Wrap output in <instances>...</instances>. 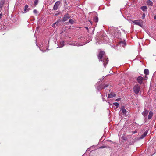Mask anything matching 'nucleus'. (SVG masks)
Here are the masks:
<instances>
[{
	"label": "nucleus",
	"instance_id": "obj_1",
	"mask_svg": "<svg viewBox=\"0 0 156 156\" xmlns=\"http://www.w3.org/2000/svg\"><path fill=\"white\" fill-rule=\"evenodd\" d=\"M105 53L104 51H101L98 55V58L99 61L103 62L104 66L105 68L106 65L108 63V58L104 55Z\"/></svg>",
	"mask_w": 156,
	"mask_h": 156
},
{
	"label": "nucleus",
	"instance_id": "obj_2",
	"mask_svg": "<svg viewBox=\"0 0 156 156\" xmlns=\"http://www.w3.org/2000/svg\"><path fill=\"white\" fill-rule=\"evenodd\" d=\"M108 38L105 34H104L100 38V42L101 43H106L108 41Z\"/></svg>",
	"mask_w": 156,
	"mask_h": 156
},
{
	"label": "nucleus",
	"instance_id": "obj_3",
	"mask_svg": "<svg viewBox=\"0 0 156 156\" xmlns=\"http://www.w3.org/2000/svg\"><path fill=\"white\" fill-rule=\"evenodd\" d=\"M109 30L112 34L113 35L114 37H116V33L117 32L116 29L114 27H112L111 28H109Z\"/></svg>",
	"mask_w": 156,
	"mask_h": 156
},
{
	"label": "nucleus",
	"instance_id": "obj_4",
	"mask_svg": "<svg viewBox=\"0 0 156 156\" xmlns=\"http://www.w3.org/2000/svg\"><path fill=\"white\" fill-rule=\"evenodd\" d=\"M140 89V86L139 85L137 84L135 85L133 88V91L136 94H138L139 93Z\"/></svg>",
	"mask_w": 156,
	"mask_h": 156
},
{
	"label": "nucleus",
	"instance_id": "obj_5",
	"mask_svg": "<svg viewBox=\"0 0 156 156\" xmlns=\"http://www.w3.org/2000/svg\"><path fill=\"white\" fill-rule=\"evenodd\" d=\"M133 23L135 24L138 25L140 27H142L143 25L142 21L140 20H135L132 21Z\"/></svg>",
	"mask_w": 156,
	"mask_h": 156
},
{
	"label": "nucleus",
	"instance_id": "obj_6",
	"mask_svg": "<svg viewBox=\"0 0 156 156\" xmlns=\"http://www.w3.org/2000/svg\"><path fill=\"white\" fill-rule=\"evenodd\" d=\"M61 4V2L60 1H57L55 4L53 9L54 10H56L58 9V8Z\"/></svg>",
	"mask_w": 156,
	"mask_h": 156
},
{
	"label": "nucleus",
	"instance_id": "obj_7",
	"mask_svg": "<svg viewBox=\"0 0 156 156\" xmlns=\"http://www.w3.org/2000/svg\"><path fill=\"white\" fill-rule=\"evenodd\" d=\"M69 44L71 45L76 46H82V45H85V44H82L77 43H76V42H75L69 43Z\"/></svg>",
	"mask_w": 156,
	"mask_h": 156
},
{
	"label": "nucleus",
	"instance_id": "obj_8",
	"mask_svg": "<svg viewBox=\"0 0 156 156\" xmlns=\"http://www.w3.org/2000/svg\"><path fill=\"white\" fill-rule=\"evenodd\" d=\"M70 18V16L68 14H66L64 15L62 19V21H66Z\"/></svg>",
	"mask_w": 156,
	"mask_h": 156
},
{
	"label": "nucleus",
	"instance_id": "obj_9",
	"mask_svg": "<svg viewBox=\"0 0 156 156\" xmlns=\"http://www.w3.org/2000/svg\"><path fill=\"white\" fill-rule=\"evenodd\" d=\"M108 84H104L103 85H100L98 86H97L96 87V88L98 90H99L101 89H103L105 87H106L108 86Z\"/></svg>",
	"mask_w": 156,
	"mask_h": 156
},
{
	"label": "nucleus",
	"instance_id": "obj_10",
	"mask_svg": "<svg viewBox=\"0 0 156 156\" xmlns=\"http://www.w3.org/2000/svg\"><path fill=\"white\" fill-rule=\"evenodd\" d=\"M143 79V77L141 76H138L137 79V82L140 84L142 83Z\"/></svg>",
	"mask_w": 156,
	"mask_h": 156
},
{
	"label": "nucleus",
	"instance_id": "obj_11",
	"mask_svg": "<svg viewBox=\"0 0 156 156\" xmlns=\"http://www.w3.org/2000/svg\"><path fill=\"white\" fill-rule=\"evenodd\" d=\"M149 112V111L146 109H144L143 112L142 113V115L144 116H147V114Z\"/></svg>",
	"mask_w": 156,
	"mask_h": 156
},
{
	"label": "nucleus",
	"instance_id": "obj_12",
	"mask_svg": "<svg viewBox=\"0 0 156 156\" xmlns=\"http://www.w3.org/2000/svg\"><path fill=\"white\" fill-rule=\"evenodd\" d=\"M148 133V131H145L144 133L142 135L140 136V139H142L144 138L147 135Z\"/></svg>",
	"mask_w": 156,
	"mask_h": 156
},
{
	"label": "nucleus",
	"instance_id": "obj_13",
	"mask_svg": "<svg viewBox=\"0 0 156 156\" xmlns=\"http://www.w3.org/2000/svg\"><path fill=\"white\" fill-rule=\"evenodd\" d=\"M28 5L26 4L24 6V13H26L28 12L30 9V8H28Z\"/></svg>",
	"mask_w": 156,
	"mask_h": 156
},
{
	"label": "nucleus",
	"instance_id": "obj_14",
	"mask_svg": "<svg viewBox=\"0 0 156 156\" xmlns=\"http://www.w3.org/2000/svg\"><path fill=\"white\" fill-rule=\"evenodd\" d=\"M116 96V94L113 93H111L108 94V97L109 98H111Z\"/></svg>",
	"mask_w": 156,
	"mask_h": 156
},
{
	"label": "nucleus",
	"instance_id": "obj_15",
	"mask_svg": "<svg viewBox=\"0 0 156 156\" xmlns=\"http://www.w3.org/2000/svg\"><path fill=\"white\" fill-rule=\"evenodd\" d=\"M153 115V113L152 111H150L148 116V118L149 119H151Z\"/></svg>",
	"mask_w": 156,
	"mask_h": 156
},
{
	"label": "nucleus",
	"instance_id": "obj_16",
	"mask_svg": "<svg viewBox=\"0 0 156 156\" xmlns=\"http://www.w3.org/2000/svg\"><path fill=\"white\" fill-rule=\"evenodd\" d=\"M141 9L143 11H146L147 9V7L146 6H143L141 7Z\"/></svg>",
	"mask_w": 156,
	"mask_h": 156
},
{
	"label": "nucleus",
	"instance_id": "obj_17",
	"mask_svg": "<svg viewBox=\"0 0 156 156\" xmlns=\"http://www.w3.org/2000/svg\"><path fill=\"white\" fill-rule=\"evenodd\" d=\"M121 110L123 114L124 115H126L127 113V111L126 109H125L124 107H122L121 108Z\"/></svg>",
	"mask_w": 156,
	"mask_h": 156
},
{
	"label": "nucleus",
	"instance_id": "obj_18",
	"mask_svg": "<svg viewBox=\"0 0 156 156\" xmlns=\"http://www.w3.org/2000/svg\"><path fill=\"white\" fill-rule=\"evenodd\" d=\"M147 3L148 5L149 6H152L153 5V2L150 0L147 1Z\"/></svg>",
	"mask_w": 156,
	"mask_h": 156
},
{
	"label": "nucleus",
	"instance_id": "obj_19",
	"mask_svg": "<svg viewBox=\"0 0 156 156\" xmlns=\"http://www.w3.org/2000/svg\"><path fill=\"white\" fill-rule=\"evenodd\" d=\"M64 42L63 41H60L59 47L62 48L63 47L64 45Z\"/></svg>",
	"mask_w": 156,
	"mask_h": 156
},
{
	"label": "nucleus",
	"instance_id": "obj_20",
	"mask_svg": "<svg viewBox=\"0 0 156 156\" xmlns=\"http://www.w3.org/2000/svg\"><path fill=\"white\" fill-rule=\"evenodd\" d=\"M58 23H59L58 21H57L56 22L54 23L52 25V27L54 28H55V27H56L55 25L56 24V26H58Z\"/></svg>",
	"mask_w": 156,
	"mask_h": 156
},
{
	"label": "nucleus",
	"instance_id": "obj_21",
	"mask_svg": "<svg viewBox=\"0 0 156 156\" xmlns=\"http://www.w3.org/2000/svg\"><path fill=\"white\" fill-rule=\"evenodd\" d=\"M144 73L146 75H148L149 74V71L148 69H145L144 71Z\"/></svg>",
	"mask_w": 156,
	"mask_h": 156
},
{
	"label": "nucleus",
	"instance_id": "obj_22",
	"mask_svg": "<svg viewBox=\"0 0 156 156\" xmlns=\"http://www.w3.org/2000/svg\"><path fill=\"white\" fill-rule=\"evenodd\" d=\"M4 3V0H2L0 1V8H1Z\"/></svg>",
	"mask_w": 156,
	"mask_h": 156
},
{
	"label": "nucleus",
	"instance_id": "obj_23",
	"mask_svg": "<svg viewBox=\"0 0 156 156\" xmlns=\"http://www.w3.org/2000/svg\"><path fill=\"white\" fill-rule=\"evenodd\" d=\"M39 0H34V5L35 6H36L38 3Z\"/></svg>",
	"mask_w": 156,
	"mask_h": 156
},
{
	"label": "nucleus",
	"instance_id": "obj_24",
	"mask_svg": "<svg viewBox=\"0 0 156 156\" xmlns=\"http://www.w3.org/2000/svg\"><path fill=\"white\" fill-rule=\"evenodd\" d=\"M113 104L116 106V108H117L119 107V104L117 102H114Z\"/></svg>",
	"mask_w": 156,
	"mask_h": 156
},
{
	"label": "nucleus",
	"instance_id": "obj_25",
	"mask_svg": "<svg viewBox=\"0 0 156 156\" xmlns=\"http://www.w3.org/2000/svg\"><path fill=\"white\" fill-rule=\"evenodd\" d=\"M94 20L96 23L98 21V18L97 17H95L94 19Z\"/></svg>",
	"mask_w": 156,
	"mask_h": 156
},
{
	"label": "nucleus",
	"instance_id": "obj_26",
	"mask_svg": "<svg viewBox=\"0 0 156 156\" xmlns=\"http://www.w3.org/2000/svg\"><path fill=\"white\" fill-rule=\"evenodd\" d=\"M69 22L71 24H73L74 23V21L72 19H70L69 20Z\"/></svg>",
	"mask_w": 156,
	"mask_h": 156
},
{
	"label": "nucleus",
	"instance_id": "obj_27",
	"mask_svg": "<svg viewBox=\"0 0 156 156\" xmlns=\"http://www.w3.org/2000/svg\"><path fill=\"white\" fill-rule=\"evenodd\" d=\"M37 10L36 9H34V10H33V13H34V14H36L37 13Z\"/></svg>",
	"mask_w": 156,
	"mask_h": 156
},
{
	"label": "nucleus",
	"instance_id": "obj_28",
	"mask_svg": "<svg viewBox=\"0 0 156 156\" xmlns=\"http://www.w3.org/2000/svg\"><path fill=\"white\" fill-rule=\"evenodd\" d=\"M137 131L136 130L133 131L132 132V134H135V133H137Z\"/></svg>",
	"mask_w": 156,
	"mask_h": 156
},
{
	"label": "nucleus",
	"instance_id": "obj_29",
	"mask_svg": "<svg viewBox=\"0 0 156 156\" xmlns=\"http://www.w3.org/2000/svg\"><path fill=\"white\" fill-rule=\"evenodd\" d=\"M145 17V14H143V16H142V18L143 19H144Z\"/></svg>",
	"mask_w": 156,
	"mask_h": 156
},
{
	"label": "nucleus",
	"instance_id": "obj_30",
	"mask_svg": "<svg viewBox=\"0 0 156 156\" xmlns=\"http://www.w3.org/2000/svg\"><path fill=\"white\" fill-rule=\"evenodd\" d=\"M105 147V146H101L100 147V148H104Z\"/></svg>",
	"mask_w": 156,
	"mask_h": 156
},
{
	"label": "nucleus",
	"instance_id": "obj_31",
	"mask_svg": "<svg viewBox=\"0 0 156 156\" xmlns=\"http://www.w3.org/2000/svg\"><path fill=\"white\" fill-rule=\"evenodd\" d=\"M2 17V14L1 13L0 14V19Z\"/></svg>",
	"mask_w": 156,
	"mask_h": 156
},
{
	"label": "nucleus",
	"instance_id": "obj_32",
	"mask_svg": "<svg viewBox=\"0 0 156 156\" xmlns=\"http://www.w3.org/2000/svg\"><path fill=\"white\" fill-rule=\"evenodd\" d=\"M134 20H129V22L130 23H132V21H133Z\"/></svg>",
	"mask_w": 156,
	"mask_h": 156
},
{
	"label": "nucleus",
	"instance_id": "obj_33",
	"mask_svg": "<svg viewBox=\"0 0 156 156\" xmlns=\"http://www.w3.org/2000/svg\"><path fill=\"white\" fill-rule=\"evenodd\" d=\"M154 19L155 20H156V15L154 16Z\"/></svg>",
	"mask_w": 156,
	"mask_h": 156
},
{
	"label": "nucleus",
	"instance_id": "obj_34",
	"mask_svg": "<svg viewBox=\"0 0 156 156\" xmlns=\"http://www.w3.org/2000/svg\"><path fill=\"white\" fill-rule=\"evenodd\" d=\"M85 27V28H86L87 29V30H88V27Z\"/></svg>",
	"mask_w": 156,
	"mask_h": 156
},
{
	"label": "nucleus",
	"instance_id": "obj_35",
	"mask_svg": "<svg viewBox=\"0 0 156 156\" xmlns=\"http://www.w3.org/2000/svg\"><path fill=\"white\" fill-rule=\"evenodd\" d=\"M89 151V148H88L87 150V151Z\"/></svg>",
	"mask_w": 156,
	"mask_h": 156
},
{
	"label": "nucleus",
	"instance_id": "obj_36",
	"mask_svg": "<svg viewBox=\"0 0 156 156\" xmlns=\"http://www.w3.org/2000/svg\"><path fill=\"white\" fill-rule=\"evenodd\" d=\"M40 49V50H41V51H42V52H44L43 50H41V49Z\"/></svg>",
	"mask_w": 156,
	"mask_h": 156
},
{
	"label": "nucleus",
	"instance_id": "obj_37",
	"mask_svg": "<svg viewBox=\"0 0 156 156\" xmlns=\"http://www.w3.org/2000/svg\"><path fill=\"white\" fill-rule=\"evenodd\" d=\"M118 99H116V101H118Z\"/></svg>",
	"mask_w": 156,
	"mask_h": 156
},
{
	"label": "nucleus",
	"instance_id": "obj_38",
	"mask_svg": "<svg viewBox=\"0 0 156 156\" xmlns=\"http://www.w3.org/2000/svg\"><path fill=\"white\" fill-rule=\"evenodd\" d=\"M147 77H146V79H147Z\"/></svg>",
	"mask_w": 156,
	"mask_h": 156
},
{
	"label": "nucleus",
	"instance_id": "obj_39",
	"mask_svg": "<svg viewBox=\"0 0 156 156\" xmlns=\"http://www.w3.org/2000/svg\"><path fill=\"white\" fill-rule=\"evenodd\" d=\"M147 77H146V79H147Z\"/></svg>",
	"mask_w": 156,
	"mask_h": 156
},
{
	"label": "nucleus",
	"instance_id": "obj_40",
	"mask_svg": "<svg viewBox=\"0 0 156 156\" xmlns=\"http://www.w3.org/2000/svg\"><path fill=\"white\" fill-rule=\"evenodd\" d=\"M97 43H98V42H96V44H97Z\"/></svg>",
	"mask_w": 156,
	"mask_h": 156
}]
</instances>
